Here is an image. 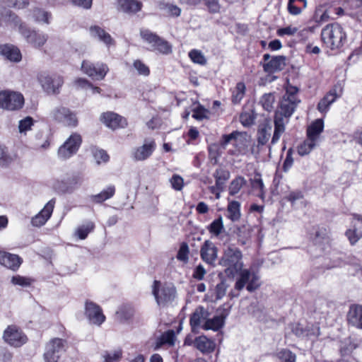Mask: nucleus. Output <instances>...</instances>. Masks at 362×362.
Returning <instances> with one entry per match:
<instances>
[{"label": "nucleus", "mask_w": 362, "mask_h": 362, "mask_svg": "<svg viewBox=\"0 0 362 362\" xmlns=\"http://www.w3.org/2000/svg\"><path fill=\"white\" fill-rule=\"evenodd\" d=\"M300 100L293 93H286L280 102L279 110L274 117V132L271 143L276 144L285 131L284 117H289L293 113Z\"/></svg>", "instance_id": "nucleus-1"}, {"label": "nucleus", "mask_w": 362, "mask_h": 362, "mask_svg": "<svg viewBox=\"0 0 362 362\" xmlns=\"http://www.w3.org/2000/svg\"><path fill=\"white\" fill-rule=\"evenodd\" d=\"M152 294L159 306L165 307L175 300L177 290L171 284H161L160 281L154 280L152 285Z\"/></svg>", "instance_id": "nucleus-2"}, {"label": "nucleus", "mask_w": 362, "mask_h": 362, "mask_svg": "<svg viewBox=\"0 0 362 362\" xmlns=\"http://www.w3.org/2000/svg\"><path fill=\"white\" fill-rule=\"evenodd\" d=\"M323 42L332 49L341 47L346 40V34L338 23L328 24L322 30Z\"/></svg>", "instance_id": "nucleus-3"}, {"label": "nucleus", "mask_w": 362, "mask_h": 362, "mask_svg": "<svg viewBox=\"0 0 362 362\" xmlns=\"http://www.w3.org/2000/svg\"><path fill=\"white\" fill-rule=\"evenodd\" d=\"M139 33L141 39L151 45L152 51L164 55H168L172 52L171 44L157 33L144 28L141 29Z\"/></svg>", "instance_id": "nucleus-4"}, {"label": "nucleus", "mask_w": 362, "mask_h": 362, "mask_svg": "<svg viewBox=\"0 0 362 362\" xmlns=\"http://www.w3.org/2000/svg\"><path fill=\"white\" fill-rule=\"evenodd\" d=\"M43 90L49 95H57L64 84V77L57 73L42 71L37 76Z\"/></svg>", "instance_id": "nucleus-5"}, {"label": "nucleus", "mask_w": 362, "mask_h": 362, "mask_svg": "<svg viewBox=\"0 0 362 362\" xmlns=\"http://www.w3.org/2000/svg\"><path fill=\"white\" fill-rule=\"evenodd\" d=\"M66 339L54 337L49 340L45 346L43 358L45 362H59L62 355L66 351Z\"/></svg>", "instance_id": "nucleus-6"}, {"label": "nucleus", "mask_w": 362, "mask_h": 362, "mask_svg": "<svg viewBox=\"0 0 362 362\" xmlns=\"http://www.w3.org/2000/svg\"><path fill=\"white\" fill-rule=\"evenodd\" d=\"M82 142L83 139L79 133H72L58 148V157L62 160L70 158L78 151Z\"/></svg>", "instance_id": "nucleus-7"}, {"label": "nucleus", "mask_w": 362, "mask_h": 362, "mask_svg": "<svg viewBox=\"0 0 362 362\" xmlns=\"http://www.w3.org/2000/svg\"><path fill=\"white\" fill-rule=\"evenodd\" d=\"M25 100L23 94L12 90L0 91V108L16 111L21 110L24 105Z\"/></svg>", "instance_id": "nucleus-8"}, {"label": "nucleus", "mask_w": 362, "mask_h": 362, "mask_svg": "<svg viewBox=\"0 0 362 362\" xmlns=\"http://www.w3.org/2000/svg\"><path fill=\"white\" fill-rule=\"evenodd\" d=\"M51 116L56 123L62 124L64 127L75 128L78 125L76 113L68 107H57L52 110Z\"/></svg>", "instance_id": "nucleus-9"}, {"label": "nucleus", "mask_w": 362, "mask_h": 362, "mask_svg": "<svg viewBox=\"0 0 362 362\" xmlns=\"http://www.w3.org/2000/svg\"><path fill=\"white\" fill-rule=\"evenodd\" d=\"M81 71L93 80L102 81L105 78L110 69L107 64L102 62L93 63L83 60L81 63Z\"/></svg>", "instance_id": "nucleus-10"}, {"label": "nucleus", "mask_w": 362, "mask_h": 362, "mask_svg": "<svg viewBox=\"0 0 362 362\" xmlns=\"http://www.w3.org/2000/svg\"><path fill=\"white\" fill-rule=\"evenodd\" d=\"M99 120L103 124L112 131L125 129L128 127L127 119L113 111L102 112L100 115Z\"/></svg>", "instance_id": "nucleus-11"}, {"label": "nucleus", "mask_w": 362, "mask_h": 362, "mask_svg": "<svg viewBox=\"0 0 362 362\" xmlns=\"http://www.w3.org/2000/svg\"><path fill=\"white\" fill-rule=\"evenodd\" d=\"M184 344L187 346H193L204 354L214 352L216 348V344L214 340L209 339L205 335H200L193 337L187 335L184 341Z\"/></svg>", "instance_id": "nucleus-12"}, {"label": "nucleus", "mask_w": 362, "mask_h": 362, "mask_svg": "<svg viewBox=\"0 0 362 362\" xmlns=\"http://www.w3.org/2000/svg\"><path fill=\"white\" fill-rule=\"evenodd\" d=\"M3 338L6 343L14 347H21L28 341L26 334L15 325L7 327L4 332Z\"/></svg>", "instance_id": "nucleus-13"}, {"label": "nucleus", "mask_w": 362, "mask_h": 362, "mask_svg": "<svg viewBox=\"0 0 362 362\" xmlns=\"http://www.w3.org/2000/svg\"><path fill=\"white\" fill-rule=\"evenodd\" d=\"M21 34L26 42L35 48L42 47L48 40L47 34L30 28L28 25H23L21 28Z\"/></svg>", "instance_id": "nucleus-14"}, {"label": "nucleus", "mask_w": 362, "mask_h": 362, "mask_svg": "<svg viewBox=\"0 0 362 362\" xmlns=\"http://www.w3.org/2000/svg\"><path fill=\"white\" fill-rule=\"evenodd\" d=\"M85 315L91 324L98 326H100L106 320L101 307L90 300L86 301Z\"/></svg>", "instance_id": "nucleus-15"}, {"label": "nucleus", "mask_w": 362, "mask_h": 362, "mask_svg": "<svg viewBox=\"0 0 362 362\" xmlns=\"http://www.w3.org/2000/svg\"><path fill=\"white\" fill-rule=\"evenodd\" d=\"M213 176L215 178V185L209 187V189L211 193L216 196V199H218L221 192L225 189L226 182L230 178V172L220 167L216 170Z\"/></svg>", "instance_id": "nucleus-16"}, {"label": "nucleus", "mask_w": 362, "mask_h": 362, "mask_svg": "<svg viewBox=\"0 0 362 362\" xmlns=\"http://www.w3.org/2000/svg\"><path fill=\"white\" fill-rule=\"evenodd\" d=\"M242 258L241 252L238 248L228 247L221 259V264L228 269L235 270L240 269L242 264L240 261Z\"/></svg>", "instance_id": "nucleus-17"}, {"label": "nucleus", "mask_w": 362, "mask_h": 362, "mask_svg": "<svg viewBox=\"0 0 362 362\" xmlns=\"http://www.w3.org/2000/svg\"><path fill=\"white\" fill-rule=\"evenodd\" d=\"M156 148L154 139H145L142 146L135 148L132 153V158L135 161H144L150 158Z\"/></svg>", "instance_id": "nucleus-18"}, {"label": "nucleus", "mask_w": 362, "mask_h": 362, "mask_svg": "<svg viewBox=\"0 0 362 362\" xmlns=\"http://www.w3.org/2000/svg\"><path fill=\"white\" fill-rule=\"evenodd\" d=\"M55 203V198L50 199L45 205L43 209L37 214H36L34 217L32 218V225L35 227H41L44 226L51 217L52 212L54 211Z\"/></svg>", "instance_id": "nucleus-19"}, {"label": "nucleus", "mask_w": 362, "mask_h": 362, "mask_svg": "<svg viewBox=\"0 0 362 362\" xmlns=\"http://www.w3.org/2000/svg\"><path fill=\"white\" fill-rule=\"evenodd\" d=\"M23 262V259L18 255L0 250V264L13 272H17Z\"/></svg>", "instance_id": "nucleus-20"}, {"label": "nucleus", "mask_w": 362, "mask_h": 362, "mask_svg": "<svg viewBox=\"0 0 362 362\" xmlns=\"http://www.w3.org/2000/svg\"><path fill=\"white\" fill-rule=\"evenodd\" d=\"M143 3L138 0H117V9L119 12L134 15L141 11Z\"/></svg>", "instance_id": "nucleus-21"}, {"label": "nucleus", "mask_w": 362, "mask_h": 362, "mask_svg": "<svg viewBox=\"0 0 362 362\" xmlns=\"http://www.w3.org/2000/svg\"><path fill=\"white\" fill-rule=\"evenodd\" d=\"M218 249L210 240H205L200 250L202 259L209 264H213L217 258Z\"/></svg>", "instance_id": "nucleus-22"}, {"label": "nucleus", "mask_w": 362, "mask_h": 362, "mask_svg": "<svg viewBox=\"0 0 362 362\" xmlns=\"http://www.w3.org/2000/svg\"><path fill=\"white\" fill-rule=\"evenodd\" d=\"M80 182V177L74 175L62 181H58L55 184V188L57 191L64 194L71 193L77 187Z\"/></svg>", "instance_id": "nucleus-23"}, {"label": "nucleus", "mask_w": 362, "mask_h": 362, "mask_svg": "<svg viewBox=\"0 0 362 362\" xmlns=\"http://www.w3.org/2000/svg\"><path fill=\"white\" fill-rule=\"evenodd\" d=\"M93 37H97L100 42L104 43L107 47L115 46L116 42L110 33L99 25H91L89 28Z\"/></svg>", "instance_id": "nucleus-24"}, {"label": "nucleus", "mask_w": 362, "mask_h": 362, "mask_svg": "<svg viewBox=\"0 0 362 362\" xmlns=\"http://www.w3.org/2000/svg\"><path fill=\"white\" fill-rule=\"evenodd\" d=\"M354 218L355 221L354 222V229H349L346 232V235L351 245L355 244L362 238V216L354 214Z\"/></svg>", "instance_id": "nucleus-25"}, {"label": "nucleus", "mask_w": 362, "mask_h": 362, "mask_svg": "<svg viewBox=\"0 0 362 362\" xmlns=\"http://www.w3.org/2000/svg\"><path fill=\"white\" fill-rule=\"evenodd\" d=\"M347 320L352 326L362 329V305H351L347 314Z\"/></svg>", "instance_id": "nucleus-26"}, {"label": "nucleus", "mask_w": 362, "mask_h": 362, "mask_svg": "<svg viewBox=\"0 0 362 362\" xmlns=\"http://www.w3.org/2000/svg\"><path fill=\"white\" fill-rule=\"evenodd\" d=\"M0 54L14 62H18L22 59L20 49L16 46L9 44L0 45Z\"/></svg>", "instance_id": "nucleus-27"}, {"label": "nucleus", "mask_w": 362, "mask_h": 362, "mask_svg": "<svg viewBox=\"0 0 362 362\" xmlns=\"http://www.w3.org/2000/svg\"><path fill=\"white\" fill-rule=\"evenodd\" d=\"M286 58L284 56H276L272 57L264 65V69L267 72L274 73L283 70L286 65Z\"/></svg>", "instance_id": "nucleus-28"}, {"label": "nucleus", "mask_w": 362, "mask_h": 362, "mask_svg": "<svg viewBox=\"0 0 362 362\" xmlns=\"http://www.w3.org/2000/svg\"><path fill=\"white\" fill-rule=\"evenodd\" d=\"M272 126L264 119V122L260 124L257 130V146H264L271 136Z\"/></svg>", "instance_id": "nucleus-29"}, {"label": "nucleus", "mask_w": 362, "mask_h": 362, "mask_svg": "<svg viewBox=\"0 0 362 362\" xmlns=\"http://www.w3.org/2000/svg\"><path fill=\"white\" fill-rule=\"evenodd\" d=\"M324 128V122L322 119H317L313 122L307 129V138L317 143L320 134Z\"/></svg>", "instance_id": "nucleus-30"}, {"label": "nucleus", "mask_w": 362, "mask_h": 362, "mask_svg": "<svg viewBox=\"0 0 362 362\" xmlns=\"http://www.w3.org/2000/svg\"><path fill=\"white\" fill-rule=\"evenodd\" d=\"M115 185H110L97 194L90 196V201L95 204H102L105 201L111 199L115 194Z\"/></svg>", "instance_id": "nucleus-31"}, {"label": "nucleus", "mask_w": 362, "mask_h": 362, "mask_svg": "<svg viewBox=\"0 0 362 362\" xmlns=\"http://www.w3.org/2000/svg\"><path fill=\"white\" fill-rule=\"evenodd\" d=\"M250 188L252 194L264 199L265 191L261 175L255 173L253 179H250Z\"/></svg>", "instance_id": "nucleus-32"}, {"label": "nucleus", "mask_w": 362, "mask_h": 362, "mask_svg": "<svg viewBox=\"0 0 362 362\" xmlns=\"http://www.w3.org/2000/svg\"><path fill=\"white\" fill-rule=\"evenodd\" d=\"M262 259H257L253 263L252 272L250 271V292L258 288L262 284L260 276L257 272L255 271V269H259L262 265ZM250 270H252L251 268Z\"/></svg>", "instance_id": "nucleus-33"}, {"label": "nucleus", "mask_w": 362, "mask_h": 362, "mask_svg": "<svg viewBox=\"0 0 362 362\" xmlns=\"http://www.w3.org/2000/svg\"><path fill=\"white\" fill-rule=\"evenodd\" d=\"M361 341L351 338L345 339L341 342L340 353L341 356H346L350 355L354 349L359 347Z\"/></svg>", "instance_id": "nucleus-34"}, {"label": "nucleus", "mask_w": 362, "mask_h": 362, "mask_svg": "<svg viewBox=\"0 0 362 362\" xmlns=\"http://www.w3.org/2000/svg\"><path fill=\"white\" fill-rule=\"evenodd\" d=\"M313 330H315V332L310 333V330L305 329L300 324L293 325L292 327L293 333L298 337H318L320 335V327H315L313 328Z\"/></svg>", "instance_id": "nucleus-35"}, {"label": "nucleus", "mask_w": 362, "mask_h": 362, "mask_svg": "<svg viewBox=\"0 0 362 362\" xmlns=\"http://www.w3.org/2000/svg\"><path fill=\"white\" fill-rule=\"evenodd\" d=\"M95 228L94 222L88 221L82 225L79 226L76 231V235L80 240H85L89 233H92Z\"/></svg>", "instance_id": "nucleus-36"}, {"label": "nucleus", "mask_w": 362, "mask_h": 362, "mask_svg": "<svg viewBox=\"0 0 362 362\" xmlns=\"http://www.w3.org/2000/svg\"><path fill=\"white\" fill-rule=\"evenodd\" d=\"M224 325V317L221 315L215 316L212 319H208L206 320L203 328L205 330L211 329L214 331H218L223 327Z\"/></svg>", "instance_id": "nucleus-37"}, {"label": "nucleus", "mask_w": 362, "mask_h": 362, "mask_svg": "<svg viewBox=\"0 0 362 362\" xmlns=\"http://www.w3.org/2000/svg\"><path fill=\"white\" fill-rule=\"evenodd\" d=\"M235 135V148L239 153L243 152L247 146V133L237 131Z\"/></svg>", "instance_id": "nucleus-38"}, {"label": "nucleus", "mask_w": 362, "mask_h": 362, "mask_svg": "<svg viewBox=\"0 0 362 362\" xmlns=\"http://www.w3.org/2000/svg\"><path fill=\"white\" fill-rule=\"evenodd\" d=\"M245 85L243 82L236 84L234 90L232 93L231 102L234 105L239 104L243 98L245 93Z\"/></svg>", "instance_id": "nucleus-39"}, {"label": "nucleus", "mask_w": 362, "mask_h": 362, "mask_svg": "<svg viewBox=\"0 0 362 362\" xmlns=\"http://www.w3.org/2000/svg\"><path fill=\"white\" fill-rule=\"evenodd\" d=\"M159 8L165 11L167 16L170 17H179L181 14V8L170 3L160 2Z\"/></svg>", "instance_id": "nucleus-40"}, {"label": "nucleus", "mask_w": 362, "mask_h": 362, "mask_svg": "<svg viewBox=\"0 0 362 362\" xmlns=\"http://www.w3.org/2000/svg\"><path fill=\"white\" fill-rule=\"evenodd\" d=\"M176 339L175 332L173 329H169L163 332L158 339V346L168 344L173 346Z\"/></svg>", "instance_id": "nucleus-41"}, {"label": "nucleus", "mask_w": 362, "mask_h": 362, "mask_svg": "<svg viewBox=\"0 0 362 362\" xmlns=\"http://www.w3.org/2000/svg\"><path fill=\"white\" fill-rule=\"evenodd\" d=\"M245 286L247 290L249 291V269H244L240 274V276L238 278L235 284V290L240 291Z\"/></svg>", "instance_id": "nucleus-42"}, {"label": "nucleus", "mask_w": 362, "mask_h": 362, "mask_svg": "<svg viewBox=\"0 0 362 362\" xmlns=\"http://www.w3.org/2000/svg\"><path fill=\"white\" fill-rule=\"evenodd\" d=\"M209 232L215 235L218 236L223 230L224 226L221 216L214 220L207 227Z\"/></svg>", "instance_id": "nucleus-43"}, {"label": "nucleus", "mask_w": 362, "mask_h": 362, "mask_svg": "<svg viewBox=\"0 0 362 362\" xmlns=\"http://www.w3.org/2000/svg\"><path fill=\"white\" fill-rule=\"evenodd\" d=\"M204 317V308L198 307L194 312L190 315L189 324L192 328L200 326L202 318Z\"/></svg>", "instance_id": "nucleus-44"}, {"label": "nucleus", "mask_w": 362, "mask_h": 362, "mask_svg": "<svg viewBox=\"0 0 362 362\" xmlns=\"http://www.w3.org/2000/svg\"><path fill=\"white\" fill-rule=\"evenodd\" d=\"M316 142L307 138L301 144L298 146V153L304 156L310 153V151L317 146Z\"/></svg>", "instance_id": "nucleus-45"}, {"label": "nucleus", "mask_w": 362, "mask_h": 362, "mask_svg": "<svg viewBox=\"0 0 362 362\" xmlns=\"http://www.w3.org/2000/svg\"><path fill=\"white\" fill-rule=\"evenodd\" d=\"M228 217L232 221H237L239 219L240 213V204L236 201H233L229 203L228 206Z\"/></svg>", "instance_id": "nucleus-46"}, {"label": "nucleus", "mask_w": 362, "mask_h": 362, "mask_svg": "<svg viewBox=\"0 0 362 362\" xmlns=\"http://www.w3.org/2000/svg\"><path fill=\"white\" fill-rule=\"evenodd\" d=\"M104 362H119L122 358V350L118 349L114 352L105 351L103 354Z\"/></svg>", "instance_id": "nucleus-47"}, {"label": "nucleus", "mask_w": 362, "mask_h": 362, "mask_svg": "<svg viewBox=\"0 0 362 362\" xmlns=\"http://www.w3.org/2000/svg\"><path fill=\"white\" fill-rule=\"evenodd\" d=\"M188 56L190 60L194 64L199 65H205L206 64V59L200 50L195 49H192L189 51Z\"/></svg>", "instance_id": "nucleus-48"}, {"label": "nucleus", "mask_w": 362, "mask_h": 362, "mask_svg": "<svg viewBox=\"0 0 362 362\" xmlns=\"http://www.w3.org/2000/svg\"><path fill=\"white\" fill-rule=\"evenodd\" d=\"M209 110L202 105H198L192 110V117L197 120L209 119Z\"/></svg>", "instance_id": "nucleus-49"}, {"label": "nucleus", "mask_w": 362, "mask_h": 362, "mask_svg": "<svg viewBox=\"0 0 362 362\" xmlns=\"http://www.w3.org/2000/svg\"><path fill=\"white\" fill-rule=\"evenodd\" d=\"M33 14L36 21H42L47 24L49 23V18H51L50 13L47 12L41 8H36L33 9Z\"/></svg>", "instance_id": "nucleus-50"}, {"label": "nucleus", "mask_w": 362, "mask_h": 362, "mask_svg": "<svg viewBox=\"0 0 362 362\" xmlns=\"http://www.w3.org/2000/svg\"><path fill=\"white\" fill-rule=\"evenodd\" d=\"M6 20L8 23L13 24L14 26L18 28V31L21 33V28L23 25H27L25 23L22 22L21 18L11 11H9L6 14Z\"/></svg>", "instance_id": "nucleus-51"}, {"label": "nucleus", "mask_w": 362, "mask_h": 362, "mask_svg": "<svg viewBox=\"0 0 362 362\" xmlns=\"http://www.w3.org/2000/svg\"><path fill=\"white\" fill-rule=\"evenodd\" d=\"M236 133L237 131H233L230 134L222 135L219 141V146L223 149H225L228 144H232L235 147Z\"/></svg>", "instance_id": "nucleus-52"}, {"label": "nucleus", "mask_w": 362, "mask_h": 362, "mask_svg": "<svg viewBox=\"0 0 362 362\" xmlns=\"http://www.w3.org/2000/svg\"><path fill=\"white\" fill-rule=\"evenodd\" d=\"M275 102V97L273 93H265L261 98L260 103L264 110L271 111Z\"/></svg>", "instance_id": "nucleus-53"}, {"label": "nucleus", "mask_w": 362, "mask_h": 362, "mask_svg": "<svg viewBox=\"0 0 362 362\" xmlns=\"http://www.w3.org/2000/svg\"><path fill=\"white\" fill-rule=\"evenodd\" d=\"M133 66L137 71L139 75L144 76H148L150 75L151 71L149 67L141 60H134L133 62Z\"/></svg>", "instance_id": "nucleus-54"}, {"label": "nucleus", "mask_w": 362, "mask_h": 362, "mask_svg": "<svg viewBox=\"0 0 362 362\" xmlns=\"http://www.w3.org/2000/svg\"><path fill=\"white\" fill-rule=\"evenodd\" d=\"M189 250L187 243L183 242L180 244L177 254V259L183 262H187L189 259Z\"/></svg>", "instance_id": "nucleus-55"}, {"label": "nucleus", "mask_w": 362, "mask_h": 362, "mask_svg": "<svg viewBox=\"0 0 362 362\" xmlns=\"http://www.w3.org/2000/svg\"><path fill=\"white\" fill-rule=\"evenodd\" d=\"M33 280L31 278L23 276L21 275H16L11 278V282L13 285H18L23 287L30 286Z\"/></svg>", "instance_id": "nucleus-56"}, {"label": "nucleus", "mask_w": 362, "mask_h": 362, "mask_svg": "<svg viewBox=\"0 0 362 362\" xmlns=\"http://www.w3.org/2000/svg\"><path fill=\"white\" fill-rule=\"evenodd\" d=\"M34 125V119L33 117L28 116L25 118L19 121L18 129L21 133L26 132L31 130L32 127Z\"/></svg>", "instance_id": "nucleus-57"}, {"label": "nucleus", "mask_w": 362, "mask_h": 362, "mask_svg": "<svg viewBox=\"0 0 362 362\" xmlns=\"http://www.w3.org/2000/svg\"><path fill=\"white\" fill-rule=\"evenodd\" d=\"M170 182L172 188L176 191H181L184 187V180L177 174H174L172 176L170 179Z\"/></svg>", "instance_id": "nucleus-58"}, {"label": "nucleus", "mask_w": 362, "mask_h": 362, "mask_svg": "<svg viewBox=\"0 0 362 362\" xmlns=\"http://www.w3.org/2000/svg\"><path fill=\"white\" fill-rule=\"evenodd\" d=\"M279 358L282 362H296V356L288 349H283L279 353Z\"/></svg>", "instance_id": "nucleus-59"}, {"label": "nucleus", "mask_w": 362, "mask_h": 362, "mask_svg": "<svg viewBox=\"0 0 362 362\" xmlns=\"http://www.w3.org/2000/svg\"><path fill=\"white\" fill-rule=\"evenodd\" d=\"M244 180L242 177H238L233 180L229 186V193L230 195L236 194L240 189Z\"/></svg>", "instance_id": "nucleus-60"}, {"label": "nucleus", "mask_w": 362, "mask_h": 362, "mask_svg": "<svg viewBox=\"0 0 362 362\" xmlns=\"http://www.w3.org/2000/svg\"><path fill=\"white\" fill-rule=\"evenodd\" d=\"M204 2L210 13H217L220 12L221 5L218 0H204Z\"/></svg>", "instance_id": "nucleus-61"}, {"label": "nucleus", "mask_w": 362, "mask_h": 362, "mask_svg": "<svg viewBox=\"0 0 362 362\" xmlns=\"http://www.w3.org/2000/svg\"><path fill=\"white\" fill-rule=\"evenodd\" d=\"M329 19V15L327 11L321 12L320 10H317L314 16V21L318 24H321L328 21Z\"/></svg>", "instance_id": "nucleus-62"}, {"label": "nucleus", "mask_w": 362, "mask_h": 362, "mask_svg": "<svg viewBox=\"0 0 362 362\" xmlns=\"http://www.w3.org/2000/svg\"><path fill=\"white\" fill-rule=\"evenodd\" d=\"M12 159L5 147L0 146V165H7L11 162Z\"/></svg>", "instance_id": "nucleus-63"}, {"label": "nucleus", "mask_w": 362, "mask_h": 362, "mask_svg": "<svg viewBox=\"0 0 362 362\" xmlns=\"http://www.w3.org/2000/svg\"><path fill=\"white\" fill-rule=\"evenodd\" d=\"M9 6L16 9H23L28 6L30 0H7Z\"/></svg>", "instance_id": "nucleus-64"}]
</instances>
